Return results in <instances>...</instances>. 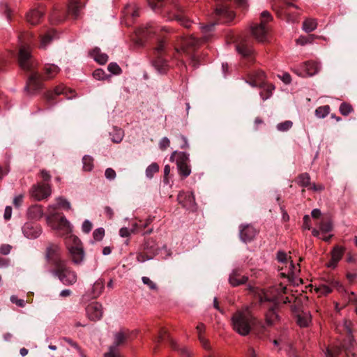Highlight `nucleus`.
Wrapping results in <instances>:
<instances>
[{
    "label": "nucleus",
    "mask_w": 357,
    "mask_h": 357,
    "mask_svg": "<svg viewBox=\"0 0 357 357\" xmlns=\"http://www.w3.org/2000/svg\"><path fill=\"white\" fill-rule=\"evenodd\" d=\"M93 77L97 80H103L107 75L102 69H96L93 73Z\"/></svg>",
    "instance_id": "nucleus-55"
},
{
    "label": "nucleus",
    "mask_w": 357,
    "mask_h": 357,
    "mask_svg": "<svg viewBox=\"0 0 357 357\" xmlns=\"http://www.w3.org/2000/svg\"><path fill=\"white\" fill-rule=\"evenodd\" d=\"M105 288V283L102 280H98L94 282L92 287L91 296L93 298L99 296Z\"/></svg>",
    "instance_id": "nucleus-39"
},
{
    "label": "nucleus",
    "mask_w": 357,
    "mask_h": 357,
    "mask_svg": "<svg viewBox=\"0 0 357 357\" xmlns=\"http://www.w3.org/2000/svg\"><path fill=\"white\" fill-rule=\"evenodd\" d=\"M83 169L84 171L90 172L93 167V159L89 155H84L82 159Z\"/></svg>",
    "instance_id": "nucleus-44"
},
{
    "label": "nucleus",
    "mask_w": 357,
    "mask_h": 357,
    "mask_svg": "<svg viewBox=\"0 0 357 357\" xmlns=\"http://www.w3.org/2000/svg\"><path fill=\"white\" fill-rule=\"evenodd\" d=\"M108 70L114 75H119L121 73V68L116 63H110L107 67Z\"/></svg>",
    "instance_id": "nucleus-53"
},
{
    "label": "nucleus",
    "mask_w": 357,
    "mask_h": 357,
    "mask_svg": "<svg viewBox=\"0 0 357 357\" xmlns=\"http://www.w3.org/2000/svg\"><path fill=\"white\" fill-rule=\"evenodd\" d=\"M256 324V318L246 306L236 311L231 317L232 329L241 336L248 335Z\"/></svg>",
    "instance_id": "nucleus-1"
},
{
    "label": "nucleus",
    "mask_w": 357,
    "mask_h": 357,
    "mask_svg": "<svg viewBox=\"0 0 357 357\" xmlns=\"http://www.w3.org/2000/svg\"><path fill=\"white\" fill-rule=\"evenodd\" d=\"M257 232V230L253 226L250 225H243L240 230V238L243 242H250L255 238Z\"/></svg>",
    "instance_id": "nucleus-16"
},
{
    "label": "nucleus",
    "mask_w": 357,
    "mask_h": 357,
    "mask_svg": "<svg viewBox=\"0 0 357 357\" xmlns=\"http://www.w3.org/2000/svg\"><path fill=\"white\" fill-rule=\"evenodd\" d=\"M154 33L153 28L150 24L140 26L135 31V34L139 38L140 42Z\"/></svg>",
    "instance_id": "nucleus-27"
},
{
    "label": "nucleus",
    "mask_w": 357,
    "mask_h": 357,
    "mask_svg": "<svg viewBox=\"0 0 357 357\" xmlns=\"http://www.w3.org/2000/svg\"><path fill=\"white\" fill-rule=\"evenodd\" d=\"M319 230L317 229H313L312 231V234L314 236L318 237L320 234V231L322 234H326L330 232L333 229V225L331 220H322L319 224Z\"/></svg>",
    "instance_id": "nucleus-25"
},
{
    "label": "nucleus",
    "mask_w": 357,
    "mask_h": 357,
    "mask_svg": "<svg viewBox=\"0 0 357 357\" xmlns=\"http://www.w3.org/2000/svg\"><path fill=\"white\" fill-rule=\"evenodd\" d=\"M169 145L170 141L167 137H163L159 143L160 149L162 151L165 150Z\"/></svg>",
    "instance_id": "nucleus-63"
},
{
    "label": "nucleus",
    "mask_w": 357,
    "mask_h": 357,
    "mask_svg": "<svg viewBox=\"0 0 357 357\" xmlns=\"http://www.w3.org/2000/svg\"><path fill=\"white\" fill-rule=\"evenodd\" d=\"M54 209L62 208L65 210H70L71 205L70 203L65 198L62 197H59L56 199V204L55 206H52Z\"/></svg>",
    "instance_id": "nucleus-41"
},
{
    "label": "nucleus",
    "mask_w": 357,
    "mask_h": 357,
    "mask_svg": "<svg viewBox=\"0 0 357 357\" xmlns=\"http://www.w3.org/2000/svg\"><path fill=\"white\" fill-rule=\"evenodd\" d=\"M59 35L54 29H49L45 30L40 35V47L45 49L50 43L58 38Z\"/></svg>",
    "instance_id": "nucleus-14"
},
{
    "label": "nucleus",
    "mask_w": 357,
    "mask_h": 357,
    "mask_svg": "<svg viewBox=\"0 0 357 357\" xmlns=\"http://www.w3.org/2000/svg\"><path fill=\"white\" fill-rule=\"evenodd\" d=\"M86 312L90 320L93 321H98L103 314L102 305L98 302H92L86 306Z\"/></svg>",
    "instance_id": "nucleus-11"
},
{
    "label": "nucleus",
    "mask_w": 357,
    "mask_h": 357,
    "mask_svg": "<svg viewBox=\"0 0 357 357\" xmlns=\"http://www.w3.org/2000/svg\"><path fill=\"white\" fill-rule=\"evenodd\" d=\"M166 17L168 20H176L181 26L187 29L190 28L192 24V22L182 13L174 14L170 11H166Z\"/></svg>",
    "instance_id": "nucleus-20"
},
{
    "label": "nucleus",
    "mask_w": 357,
    "mask_h": 357,
    "mask_svg": "<svg viewBox=\"0 0 357 357\" xmlns=\"http://www.w3.org/2000/svg\"><path fill=\"white\" fill-rule=\"evenodd\" d=\"M55 229L60 231L61 235L68 234L72 232L70 223L64 216L60 217Z\"/></svg>",
    "instance_id": "nucleus-26"
},
{
    "label": "nucleus",
    "mask_w": 357,
    "mask_h": 357,
    "mask_svg": "<svg viewBox=\"0 0 357 357\" xmlns=\"http://www.w3.org/2000/svg\"><path fill=\"white\" fill-rule=\"evenodd\" d=\"M82 228V231L84 233L88 234L90 232V231L92 229V224L89 220H86L84 221Z\"/></svg>",
    "instance_id": "nucleus-64"
},
{
    "label": "nucleus",
    "mask_w": 357,
    "mask_h": 357,
    "mask_svg": "<svg viewBox=\"0 0 357 357\" xmlns=\"http://www.w3.org/2000/svg\"><path fill=\"white\" fill-rule=\"evenodd\" d=\"M105 176L108 180H113L116 178V172L112 168H107L105 172Z\"/></svg>",
    "instance_id": "nucleus-59"
},
{
    "label": "nucleus",
    "mask_w": 357,
    "mask_h": 357,
    "mask_svg": "<svg viewBox=\"0 0 357 357\" xmlns=\"http://www.w3.org/2000/svg\"><path fill=\"white\" fill-rule=\"evenodd\" d=\"M177 200L188 211L195 212L197 209L195 195L192 192H180L177 196Z\"/></svg>",
    "instance_id": "nucleus-8"
},
{
    "label": "nucleus",
    "mask_w": 357,
    "mask_h": 357,
    "mask_svg": "<svg viewBox=\"0 0 357 357\" xmlns=\"http://www.w3.org/2000/svg\"><path fill=\"white\" fill-rule=\"evenodd\" d=\"M331 111V107L329 105H324L318 107L315 110V115L319 119H323L326 117Z\"/></svg>",
    "instance_id": "nucleus-42"
},
{
    "label": "nucleus",
    "mask_w": 357,
    "mask_h": 357,
    "mask_svg": "<svg viewBox=\"0 0 357 357\" xmlns=\"http://www.w3.org/2000/svg\"><path fill=\"white\" fill-rule=\"evenodd\" d=\"M149 6L153 9L160 8L163 6L164 0H147Z\"/></svg>",
    "instance_id": "nucleus-56"
},
{
    "label": "nucleus",
    "mask_w": 357,
    "mask_h": 357,
    "mask_svg": "<svg viewBox=\"0 0 357 357\" xmlns=\"http://www.w3.org/2000/svg\"><path fill=\"white\" fill-rule=\"evenodd\" d=\"M159 171V166L157 163L153 162L146 169V174L149 178H152Z\"/></svg>",
    "instance_id": "nucleus-46"
},
{
    "label": "nucleus",
    "mask_w": 357,
    "mask_h": 357,
    "mask_svg": "<svg viewBox=\"0 0 357 357\" xmlns=\"http://www.w3.org/2000/svg\"><path fill=\"white\" fill-rule=\"evenodd\" d=\"M40 176L43 181L48 182L50 181L52 176L48 171L46 169H41L40 171Z\"/></svg>",
    "instance_id": "nucleus-60"
},
{
    "label": "nucleus",
    "mask_w": 357,
    "mask_h": 357,
    "mask_svg": "<svg viewBox=\"0 0 357 357\" xmlns=\"http://www.w3.org/2000/svg\"><path fill=\"white\" fill-rule=\"evenodd\" d=\"M51 273L66 286L74 285L77 282L78 277L77 273L68 266L67 261L52 268Z\"/></svg>",
    "instance_id": "nucleus-2"
},
{
    "label": "nucleus",
    "mask_w": 357,
    "mask_h": 357,
    "mask_svg": "<svg viewBox=\"0 0 357 357\" xmlns=\"http://www.w3.org/2000/svg\"><path fill=\"white\" fill-rule=\"evenodd\" d=\"M248 280V278L242 275L239 271L234 270L229 275V282L233 287H237L245 284Z\"/></svg>",
    "instance_id": "nucleus-22"
},
{
    "label": "nucleus",
    "mask_w": 357,
    "mask_h": 357,
    "mask_svg": "<svg viewBox=\"0 0 357 357\" xmlns=\"http://www.w3.org/2000/svg\"><path fill=\"white\" fill-rule=\"evenodd\" d=\"M354 109L351 104L348 102H342L340 106V112L343 116H347L353 112Z\"/></svg>",
    "instance_id": "nucleus-45"
},
{
    "label": "nucleus",
    "mask_w": 357,
    "mask_h": 357,
    "mask_svg": "<svg viewBox=\"0 0 357 357\" xmlns=\"http://www.w3.org/2000/svg\"><path fill=\"white\" fill-rule=\"evenodd\" d=\"M278 320V314L273 307H270L265 314L266 324L268 326H271Z\"/></svg>",
    "instance_id": "nucleus-35"
},
{
    "label": "nucleus",
    "mask_w": 357,
    "mask_h": 357,
    "mask_svg": "<svg viewBox=\"0 0 357 357\" xmlns=\"http://www.w3.org/2000/svg\"><path fill=\"white\" fill-rule=\"evenodd\" d=\"M167 40L165 38H161L158 40V43L156 47H155V51L158 54L162 53L166 47Z\"/></svg>",
    "instance_id": "nucleus-48"
},
{
    "label": "nucleus",
    "mask_w": 357,
    "mask_h": 357,
    "mask_svg": "<svg viewBox=\"0 0 357 357\" xmlns=\"http://www.w3.org/2000/svg\"><path fill=\"white\" fill-rule=\"evenodd\" d=\"M345 251L343 246L335 245L331 251V259L328 263L327 266L329 268L336 267L338 261L342 259Z\"/></svg>",
    "instance_id": "nucleus-18"
},
{
    "label": "nucleus",
    "mask_w": 357,
    "mask_h": 357,
    "mask_svg": "<svg viewBox=\"0 0 357 357\" xmlns=\"http://www.w3.org/2000/svg\"><path fill=\"white\" fill-rule=\"evenodd\" d=\"M314 37L315 36L314 35H310L309 37L301 36L296 40V42L298 45H305L308 43H312Z\"/></svg>",
    "instance_id": "nucleus-52"
},
{
    "label": "nucleus",
    "mask_w": 357,
    "mask_h": 357,
    "mask_svg": "<svg viewBox=\"0 0 357 357\" xmlns=\"http://www.w3.org/2000/svg\"><path fill=\"white\" fill-rule=\"evenodd\" d=\"M30 193L31 197L36 200L40 201L48 197L51 195V186L48 183H38L32 186Z\"/></svg>",
    "instance_id": "nucleus-9"
},
{
    "label": "nucleus",
    "mask_w": 357,
    "mask_h": 357,
    "mask_svg": "<svg viewBox=\"0 0 357 357\" xmlns=\"http://www.w3.org/2000/svg\"><path fill=\"white\" fill-rule=\"evenodd\" d=\"M90 55L93 59L100 65L106 63L108 61V56L102 53L100 49L96 47L91 52Z\"/></svg>",
    "instance_id": "nucleus-31"
},
{
    "label": "nucleus",
    "mask_w": 357,
    "mask_h": 357,
    "mask_svg": "<svg viewBox=\"0 0 357 357\" xmlns=\"http://www.w3.org/2000/svg\"><path fill=\"white\" fill-rule=\"evenodd\" d=\"M66 87V86H65L63 84H60L56 86L53 91H50L45 93V98L48 100H51L54 98L55 96L63 95V93H66V92H65Z\"/></svg>",
    "instance_id": "nucleus-37"
},
{
    "label": "nucleus",
    "mask_w": 357,
    "mask_h": 357,
    "mask_svg": "<svg viewBox=\"0 0 357 357\" xmlns=\"http://www.w3.org/2000/svg\"><path fill=\"white\" fill-rule=\"evenodd\" d=\"M310 176L308 173H302L299 174L296 179V182L297 184L302 188H307L310 190L312 184L310 182Z\"/></svg>",
    "instance_id": "nucleus-33"
},
{
    "label": "nucleus",
    "mask_w": 357,
    "mask_h": 357,
    "mask_svg": "<svg viewBox=\"0 0 357 357\" xmlns=\"http://www.w3.org/2000/svg\"><path fill=\"white\" fill-rule=\"evenodd\" d=\"M181 48L175 47V50L177 53L183 52L190 54V50H195L199 47L202 43L208 40L207 36H204L203 38L197 39L192 36L189 37L181 36Z\"/></svg>",
    "instance_id": "nucleus-5"
},
{
    "label": "nucleus",
    "mask_w": 357,
    "mask_h": 357,
    "mask_svg": "<svg viewBox=\"0 0 357 357\" xmlns=\"http://www.w3.org/2000/svg\"><path fill=\"white\" fill-rule=\"evenodd\" d=\"M167 340L173 349H177L176 342L172 339L165 329H161L158 336L156 343L159 344L165 340Z\"/></svg>",
    "instance_id": "nucleus-36"
},
{
    "label": "nucleus",
    "mask_w": 357,
    "mask_h": 357,
    "mask_svg": "<svg viewBox=\"0 0 357 357\" xmlns=\"http://www.w3.org/2000/svg\"><path fill=\"white\" fill-rule=\"evenodd\" d=\"M304 71L308 76L315 75L319 70V64L315 61H307L304 64Z\"/></svg>",
    "instance_id": "nucleus-34"
},
{
    "label": "nucleus",
    "mask_w": 357,
    "mask_h": 357,
    "mask_svg": "<svg viewBox=\"0 0 357 357\" xmlns=\"http://www.w3.org/2000/svg\"><path fill=\"white\" fill-rule=\"evenodd\" d=\"M105 236V229L102 227L95 229L93 232V237L95 241H100Z\"/></svg>",
    "instance_id": "nucleus-51"
},
{
    "label": "nucleus",
    "mask_w": 357,
    "mask_h": 357,
    "mask_svg": "<svg viewBox=\"0 0 357 357\" xmlns=\"http://www.w3.org/2000/svg\"><path fill=\"white\" fill-rule=\"evenodd\" d=\"M143 248L145 251L150 252L153 256L157 254L159 250L156 241L152 238H149L145 241Z\"/></svg>",
    "instance_id": "nucleus-32"
},
{
    "label": "nucleus",
    "mask_w": 357,
    "mask_h": 357,
    "mask_svg": "<svg viewBox=\"0 0 357 357\" xmlns=\"http://www.w3.org/2000/svg\"><path fill=\"white\" fill-rule=\"evenodd\" d=\"M109 136L113 142L119 143L123 139V131L120 128H114L112 130L109 132Z\"/></svg>",
    "instance_id": "nucleus-40"
},
{
    "label": "nucleus",
    "mask_w": 357,
    "mask_h": 357,
    "mask_svg": "<svg viewBox=\"0 0 357 357\" xmlns=\"http://www.w3.org/2000/svg\"><path fill=\"white\" fill-rule=\"evenodd\" d=\"M86 0H68V13L75 18L79 16L80 10L84 6Z\"/></svg>",
    "instance_id": "nucleus-19"
},
{
    "label": "nucleus",
    "mask_w": 357,
    "mask_h": 357,
    "mask_svg": "<svg viewBox=\"0 0 357 357\" xmlns=\"http://www.w3.org/2000/svg\"><path fill=\"white\" fill-rule=\"evenodd\" d=\"M237 52L244 58L252 59L255 51L249 43L241 42L236 45Z\"/></svg>",
    "instance_id": "nucleus-23"
},
{
    "label": "nucleus",
    "mask_w": 357,
    "mask_h": 357,
    "mask_svg": "<svg viewBox=\"0 0 357 357\" xmlns=\"http://www.w3.org/2000/svg\"><path fill=\"white\" fill-rule=\"evenodd\" d=\"M72 261L74 264H78L82 262L84 258V251L82 248L77 246H72L69 248Z\"/></svg>",
    "instance_id": "nucleus-30"
},
{
    "label": "nucleus",
    "mask_w": 357,
    "mask_h": 357,
    "mask_svg": "<svg viewBox=\"0 0 357 357\" xmlns=\"http://www.w3.org/2000/svg\"><path fill=\"white\" fill-rule=\"evenodd\" d=\"M44 15V9L41 7L30 10L26 15L28 23L31 25L38 24Z\"/></svg>",
    "instance_id": "nucleus-17"
},
{
    "label": "nucleus",
    "mask_w": 357,
    "mask_h": 357,
    "mask_svg": "<svg viewBox=\"0 0 357 357\" xmlns=\"http://www.w3.org/2000/svg\"><path fill=\"white\" fill-rule=\"evenodd\" d=\"M24 195L20 194L17 196H15L13 199V204L16 208H19L21 206L23 202Z\"/></svg>",
    "instance_id": "nucleus-62"
},
{
    "label": "nucleus",
    "mask_w": 357,
    "mask_h": 357,
    "mask_svg": "<svg viewBox=\"0 0 357 357\" xmlns=\"http://www.w3.org/2000/svg\"><path fill=\"white\" fill-rule=\"evenodd\" d=\"M291 8H295L298 9V7L295 5L293 2L290 1V0H282L281 5L273 6V9L276 11L279 17L285 15L288 17V20L291 21H295L296 18L300 16V13H296V14L291 15L289 13Z\"/></svg>",
    "instance_id": "nucleus-7"
},
{
    "label": "nucleus",
    "mask_w": 357,
    "mask_h": 357,
    "mask_svg": "<svg viewBox=\"0 0 357 357\" xmlns=\"http://www.w3.org/2000/svg\"><path fill=\"white\" fill-rule=\"evenodd\" d=\"M334 287H340V289L342 288V285H340L338 281L334 280L332 281L330 284H320L318 287L316 288V291L321 295H327L332 292L333 288Z\"/></svg>",
    "instance_id": "nucleus-29"
},
{
    "label": "nucleus",
    "mask_w": 357,
    "mask_h": 357,
    "mask_svg": "<svg viewBox=\"0 0 357 357\" xmlns=\"http://www.w3.org/2000/svg\"><path fill=\"white\" fill-rule=\"evenodd\" d=\"M60 72V68L54 64H46L44 67V79L48 80L55 77Z\"/></svg>",
    "instance_id": "nucleus-28"
},
{
    "label": "nucleus",
    "mask_w": 357,
    "mask_h": 357,
    "mask_svg": "<svg viewBox=\"0 0 357 357\" xmlns=\"http://www.w3.org/2000/svg\"><path fill=\"white\" fill-rule=\"evenodd\" d=\"M293 126V123L291 121H285L278 123L276 126L278 130L280 132H285L289 130Z\"/></svg>",
    "instance_id": "nucleus-49"
},
{
    "label": "nucleus",
    "mask_w": 357,
    "mask_h": 357,
    "mask_svg": "<svg viewBox=\"0 0 357 357\" xmlns=\"http://www.w3.org/2000/svg\"><path fill=\"white\" fill-rule=\"evenodd\" d=\"M130 336L129 331H120L114 335V343L109 347H115L118 349V347L124 344Z\"/></svg>",
    "instance_id": "nucleus-24"
},
{
    "label": "nucleus",
    "mask_w": 357,
    "mask_h": 357,
    "mask_svg": "<svg viewBox=\"0 0 357 357\" xmlns=\"http://www.w3.org/2000/svg\"><path fill=\"white\" fill-rule=\"evenodd\" d=\"M104 357H121L119 349H116L115 347H109L108 352L104 354Z\"/></svg>",
    "instance_id": "nucleus-57"
},
{
    "label": "nucleus",
    "mask_w": 357,
    "mask_h": 357,
    "mask_svg": "<svg viewBox=\"0 0 357 357\" xmlns=\"http://www.w3.org/2000/svg\"><path fill=\"white\" fill-rule=\"evenodd\" d=\"M169 160L172 162H176L178 173L183 178H186L190 174L191 169L188 165L189 158L186 153L174 151L172 153Z\"/></svg>",
    "instance_id": "nucleus-3"
},
{
    "label": "nucleus",
    "mask_w": 357,
    "mask_h": 357,
    "mask_svg": "<svg viewBox=\"0 0 357 357\" xmlns=\"http://www.w3.org/2000/svg\"><path fill=\"white\" fill-rule=\"evenodd\" d=\"M259 301L260 303H264L266 301L274 302L275 299L273 298H269L262 290H259L258 293Z\"/></svg>",
    "instance_id": "nucleus-58"
},
{
    "label": "nucleus",
    "mask_w": 357,
    "mask_h": 357,
    "mask_svg": "<svg viewBox=\"0 0 357 357\" xmlns=\"http://www.w3.org/2000/svg\"><path fill=\"white\" fill-rule=\"evenodd\" d=\"M45 257L52 268L67 261L61 257V248L59 244L50 243L46 248Z\"/></svg>",
    "instance_id": "nucleus-4"
},
{
    "label": "nucleus",
    "mask_w": 357,
    "mask_h": 357,
    "mask_svg": "<svg viewBox=\"0 0 357 357\" xmlns=\"http://www.w3.org/2000/svg\"><path fill=\"white\" fill-rule=\"evenodd\" d=\"M153 255L150 252H139L137 255V261L140 263L145 262L146 261L151 260L153 258Z\"/></svg>",
    "instance_id": "nucleus-47"
},
{
    "label": "nucleus",
    "mask_w": 357,
    "mask_h": 357,
    "mask_svg": "<svg viewBox=\"0 0 357 357\" xmlns=\"http://www.w3.org/2000/svg\"><path fill=\"white\" fill-rule=\"evenodd\" d=\"M317 27V21L314 18H307L303 22V29L307 32H311Z\"/></svg>",
    "instance_id": "nucleus-38"
},
{
    "label": "nucleus",
    "mask_w": 357,
    "mask_h": 357,
    "mask_svg": "<svg viewBox=\"0 0 357 357\" xmlns=\"http://www.w3.org/2000/svg\"><path fill=\"white\" fill-rule=\"evenodd\" d=\"M44 77L38 72H33L28 78L24 90L33 93L40 90L43 86Z\"/></svg>",
    "instance_id": "nucleus-10"
},
{
    "label": "nucleus",
    "mask_w": 357,
    "mask_h": 357,
    "mask_svg": "<svg viewBox=\"0 0 357 357\" xmlns=\"http://www.w3.org/2000/svg\"><path fill=\"white\" fill-rule=\"evenodd\" d=\"M215 14L221 19H224L225 22H230L234 18L233 11L229 10L226 6H218L215 9Z\"/></svg>",
    "instance_id": "nucleus-21"
},
{
    "label": "nucleus",
    "mask_w": 357,
    "mask_h": 357,
    "mask_svg": "<svg viewBox=\"0 0 357 357\" xmlns=\"http://www.w3.org/2000/svg\"><path fill=\"white\" fill-rule=\"evenodd\" d=\"M251 31L252 36L259 42H264L266 38L268 33V27L265 24L264 20H261L259 24H255L251 26Z\"/></svg>",
    "instance_id": "nucleus-12"
},
{
    "label": "nucleus",
    "mask_w": 357,
    "mask_h": 357,
    "mask_svg": "<svg viewBox=\"0 0 357 357\" xmlns=\"http://www.w3.org/2000/svg\"><path fill=\"white\" fill-rule=\"evenodd\" d=\"M142 281L144 284L147 285L151 290H153V291L158 290V287L157 284L153 280H151L149 278L144 276L142 278Z\"/></svg>",
    "instance_id": "nucleus-50"
},
{
    "label": "nucleus",
    "mask_w": 357,
    "mask_h": 357,
    "mask_svg": "<svg viewBox=\"0 0 357 357\" xmlns=\"http://www.w3.org/2000/svg\"><path fill=\"white\" fill-rule=\"evenodd\" d=\"M123 13L126 20L132 22L139 16V6L135 2L129 3L126 5Z\"/></svg>",
    "instance_id": "nucleus-15"
},
{
    "label": "nucleus",
    "mask_w": 357,
    "mask_h": 357,
    "mask_svg": "<svg viewBox=\"0 0 357 357\" xmlns=\"http://www.w3.org/2000/svg\"><path fill=\"white\" fill-rule=\"evenodd\" d=\"M266 74L261 70L252 71L249 74V84L255 87H262L266 80Z\"/></svg>",
    "instance_id": "nucleus-13"
},
{
    "label": "nucleus",
    "mask_w": 357,
    "mask_h": 357,
    "mask_svg": "<svg viewBox=\"0 0 357 357\" xmlns=\"http://www.w3.org/2000/svg\"><path fill=\"white\" fill-rule=\"evenodd\" d=\"M199 340L201 342L202 347L206 350H211V347L210 345L209 341L204 337L200 336L199 337Z\"/></svg>",
    "instance_id": "nucleus-61"
},
{
    "label": "nucleus",
    "mask_w": 357,
    "mask_h": 357,
    "mask_svg": "<svg viewBox=\"0 0 357 357\" xmlns=\"http://www.w3.org/2000/svg\"><path fill=\"white\" fill-rule=\"evenodd\" d=\"M311 321L310 316L301 314L297 316V323L301 327H307Z\"/></svg>",
    "instance_id": "nucleus-43"
},
{
    "label": "nucleus",
    "mask_w": 357,
    "mask_h": 357,
    "mask_svg": "<svg viewBox=\"0 0 357 357\" xmlns=\"http://www.w3.org/2000/svg\"><path fill=\"white\" fill-rule=\"evenodd\" d=\"M18 60L20 68L24 70H31L38 65L31 54L30 49L26 47H22L20 49Z\"/></svg>",
    "instance_id": "nucleus-6"
},
{
    "label": "nucleus",
    "mask_w": 357,
    "mask_h": 357,
    "mask_svg": "<svg viewBox=\"0 0 357 357\" xmlns=\"http://www.w3.org/2000/svg\"><path fill=\"white\" fill-rule=\"evenodd\" d=\"M176 141L181 149H187L188 147V140L183 135H179L176 136Z\"/></svg>",
    "instance_id": "nucleus-54"
}]
</instances>
